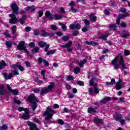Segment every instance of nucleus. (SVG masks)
<instances>
[{
  "label": "nucleus",
  "instance_id": "nucleus-16",
  "mask_svg": "<svg viewBox=\"0 0 130 130\" xmlns=\"http://www.w3.org/2000/svg\"><path fill=\"white\" fill-rule=\"evenodd\" d=\"M3 75L5 80H11V79L13 78V73H10L9 75H8V73H3Z\"/></svg>",
  "mask_w": 130,
  "mask_h": 130
},
{
  "label": "nucleus",
  "instance_id": "nucleus-5",
  "mask_svg": "<svg viewBox=\"0 0 130 130\" xmlns=\"http://www.w3.org/2000/svg\"><path fill=\"white\" fill-rule=\"evenodd\" d=\"M94 80H95V77H92L89 81V85L90 86H93V88L94 89V92L98 93H99V90H98V88H97V84H96V83L94 84Z\"/></svg>",
  "mask_w": 130,
  "mask_h": 130
},
{
  "label": "nucleus",
  "instance_id": "nucleus-1",
  "mask_svg": "<svg viewBox=\"0 0 130 130\" xmlns=\"http://www.w3.org/2000/svg\"><path fill=\"white\" fill-rule=\"evenodd\" d=\"M11 9L13 10V14L9 15V17L11 18L9 19V23L10 24H16L17 22H19L18 18L16 17V15L19 14V7L16 3H13L11 5Z\"/></svg>",
  "mask_w": 130,
  "mask_h": 130
},
{
  "label": "nucleus",
  "instance_id": "nucleus-23",
  "mask_svg": "<svg viewBox=\"0 0 130 130\" xmlns=\"http://www.w3.org/2000/svg\"><path fill=\"white\" fill-rule=\"evenodd\" d=\"M39 46L40 47H42V48L44 47H46V46H47V43H46L45 42L41 41L38 43Z\"/></svg>",
  "mask_w": 130,
  "mask_h": 130
},
{
  "label": "nucleus",
  "instance_id": "nucleus-9",
  "mask_svg": "<svg viewBox=\"0 0 130 130\" xmlns=\"http://www.w3.org/2000/svg\"><path fill=\"white\" fill-rule=\"evenodd\" d=\"M24 112L25 113L22 114V118L25 120H27V119L30 118V116L29 115V109H26Z\"/></svg>",
  "mask_w": 130,
  "mask_h": 130
},
{
  "label": "nucleus",
  "instance_id": "nucleus-48",
  "mask_svg": "<svg viewBox=\"0 0 130 130\" xmlns=\"http://www.w3.org/2000/svg\"><path fill=\"white\" fill-rule=\"evenodd\" d=\"M12 73H13L12 74L13 76H16L17 75H19V70H17L13 71Z\"/></svg>",
  "mask_w": 130,
  "mask_h": 130
},
{
  "label": "nucleus",
  "instance_id": "nucleus-41",
  "mask_svg": "<svg viewBox=\"0 0 130 130\" xmlns=\"http://www.w3.org/2000/svg\"><path fill=\"white\" fill-rule=\"evenodd\" d=\"M39 48H35L31 50L32 53H37L39 51Z\"/></svg>",
  "mask_w": 130,
  "mask_h": 130
},
{
  "label": "nucleus",
  "instance_id": "nucleus-7",
  "mask_svg": "<svg viewBox=\"0 0 130 130\" xmlns=\"http://www.w3.org/2000/svg\"><path fill=\"white\" fill-rule=\"evenodd\" d=\"M49 46L50 45L49 44H47V46L45 47V51L47 52V55H50V54H54L55 53V50H51L48 51V48H49Z\"/></svg>",
  "mask_w": 130,
  "mask_h": 130
},
{
  "label": "nucleus",
  "instance_id": "nucleus-30",
  "mask_svg": "<svg viewBox=\"0 0 130 130\" xmlns=\"http://www.w3.org/2000/svg\"><path fill=\"white\" fill-rule=\"evenodd\" d=\"M5 44L7 48H11L13 45V43L11 41H6Z\"/></svg>",
  "mask_w": 130,
  "mask_h": 130
},
{
  "label": "nucleus",
  "instance_id": "nucleus-51",
  "mask_svg": "<svg viewBox=\"0 0 130 130\" xmlns=\"http://www.w3.org/2000/svg\"><path fill=\"white\" fill-rule=\"evenodd\" d=\"M34 34L36 36H38L40 34V32L37 30H34Z\"/></svg>",
  "mask_w": 130,
  "mask_h": 130
},
{
  "label": "nucleus",
  "instance_id": "nucleus-22",
  "mask_svg": "<svg viewBox=\"0 0 130 130\" xmlns=\"http://www.w3.org/2000/svg\"><path fill=\"white\" fill-rule=\"evenodd\" d=\"M5 94V85L3 84L0 85V95L3 96Z\"/></svg>",
  "mask_w": 130,
  "mask_h": 130
},
{
  "label": "nucleus",
  "instance_id": "nucleus-4",
  "mask_svg": "<svg viewBox=\"0 0 130 130\" xmlns=\"http://www.w3.org/2000/svg\"><path fill=\"white\" fill-rule=\"evenodd\" d=\"M28 100L29 101L30 103L34 104L31 107L32 108V110H35L36 108H37V104L36 103H35V101H37V102H39V101L38 100V98H36L35 96V95L34 94H31L28 98Z\"/></svg>",
  "mask_w": 130,
  "mask_h": 130
},
{
  "label": "nucleus",
  "instance_id": "nucleus-54",
  "mask_svg": "<svg viewBox=\"0 0 130 130\" xmlns=\"http://www.w3.org/2000/svg\"><path fill=\"white\" fill-rule=\"evenodd\" d=\"M38 14H39L38 17L39 18H41V17L43 16V11L42 10L39 11Z\"/></svg>",
  "mask_w": 130,
  "mask_h": 130
},
{
  "label": "nucleus",
  "instance_id": "nucleus-47",
  "mask_svg": "<svg viewBox=\"0 0 130 130\" xmlns=\"http://www.w3.org/2000/svg\"><path fill=\"white\" fill-rule=\"evenodd\" d=\"M58 123H59V124H61V125H63V124H64V122L63 121V120H62V119H58L57 121Z\"/></svg>",
  "mask_w": 130,
  "mask_h": 130
},
{
  "label": "nucleus",
  "instance_id": "nucleus-34",
  "mask_svg": "<svg viewBox=\"0 0 130 130\" xmlns=\"http://www.w3.org/2000/svg\"><path fill=\"white\" fill-rule=\"evenodd\" d=\"M9 129V127L7 124H4L3 125L0 126V130H8Z\"/></svg>",
  "mask_w": 130,
  "mask_h": 130
},
{
  "label": "nucleus",
  "instance_id": "nucleus-43",
  "mask_svg": "<svg viewBox=\"0 0 130 130\" xmlns=\"http://www.w3.org/2000/svg\"><path fill=\"white\" fill-rule=\"evenodd\" d=\"M75 74H78L79 73H80V68L79 67H76L74 69V71Z\"/></svg>",
  "mask_w": 130,
  "mask_h": 130
},
{
  "label": "nucleus",
  "instance_id": "nucleus-8",
  "mask_svg": "<svg viewBox=\"0 0 130 130\" xmlns=\"http://www.w3.org/2000/svg\"><path fill=\"white\" fill-rule=\"evenodd\" d=\"M70 30H74V29H77V30H80L81 29V25L79 23L74 24L72 23L69 26Z\"/></svg>",
  "mask_w": 130,
  "mask_h": 130
},
{
  "label": "nucleus",
  "instance_id": "nucleus-46",
  "mask_svg": "<svg viewBox=\"0 0 130 130\" xmlns=\"http://www.w3.org/2000/svg\"><path fill=\"white\" fill-rule=\"evenodd\" d=\"M67 81H74V78L72 76H69L66 78Z\"/></svg>",
  "mask_w": 130,
  "mask_h": 130
},
{
  "label": "nucleus",
  "instance_id": "nucleus-3",
  "mask_svg": "<svg viewBox=\"0 0 130 130\" xmlns=\"http://www.w3.org/2000/svg\"><path fill=\"white\" fill-rule=\"evenodd\" d=\"M49 84L50 85L47 87H43L41 89L40 94L42 96H44L47 93H49L54 88V82H50Z\"/></svg>",
  "mask_w": 130,
  "mask_h": 130
},
{
  "label": "nucleus",
  "instance_id": "nucleus-6",
  "mask_svg": "<svg viewBox=\"0 0 130 130\" xmlns=\"http://www.w3.org/2000/svg\"><path fill=\"white\" fill-rule=\"evenodd\" d=\"M118 33H121L120 36L121 38H127V37H129L130 36V33L128 30H124L122 31L121 32L118 31Z\"/></svg>",
  "mask_w": 130,
  "mask_h": 130
},
{
  "label": "nucleus",
  "instance_id": "nucleus-55",
  "mask_svg": "<svg viewBox=\"0 0 130 130\" xmlns=\"http://www.w3.org/2000/svg\"><path fill=\"white\" fill-rule=\"evenodd\" d=\"M18 69L21 72H24L25 71V68H24V67L21 65L18 66Z\"/></svg>",
  "mask_w": 130,
  "mask_h": 130
},
{
  "label": "nucleus",
  "instance_id": "nucleus-38",
  "mask_svg": "<svg viewBox=\"0 0 130 130\" xmlns=\"http://www.w3.org/2000/svg\"><path fill=\"white\" fill-rule=\"evenodd\" d=\"M108 36H109V35H105L101 37L100 39L104 40L105 41H106V40H107V37H108Z\"/></svg>",
  "mask_w": 130,
  "mask_h": 130
},
{
  "label": "nucleus",
  "instance_id": "nucleus-28",
  "mask_svg": "<svg viewBox=\"0 0 130 130\" xmlns=\"http://www.w3.org/2000/svg\"><path fill=\"white\" fill-rule=\"evenodd\" d=\"M59 26H61V28H62V30H63V31H67V25L66 24H63L62 23L59 22Z\"/></svg>",
  "mask_w": 130,
  "mask_h": 130
},
{
  "label": "nucleus",
  "instance_id": "nucleus-26",
  "mask_svg": "<svg viewBox=\"0 0 130 130\" xmlns=\"http://www.w3.org/2000/svg\"><path fill=\"white\" fill-rule=\"evenodd\" d=\"M7 66V63H6V61L5 60H3L2 61V62L0 63V70H3L5 67Z\"/></svg>",
  "mask_w": 130,
  "mask_h": 130
},
{
  "label": "nucleus",
  "instance_id": "nucleus-32",
  "mask_svg": "<svg viewBox=\"0 0 130 130\" xmlns=\"http://www.w3.org/2000/svg\"><path fill=\"white\" fill-rule=\"evenodd\" d=\"M118 58H119V56H117L112 61V64L114 66V64H116V62L118 61Z\"/></svg>",
  "mask_w": 130,
  "mask_h": 130
},
{
  "label": "nucleus",
  "instance_id": "nucleus-64",
  "mask_svg": "<svg viewBox=\"0 0 130 130\" xmlns=\"http://www.w3.org/2000/svg\"><path fill=\"white\" fill-rule=\"evenodd\" d=\"M26 32H30L31 31V27L30 26H27L25 27Z\"/></svg>",
  "mask_w": 130,
  "mask_h": 130
},
{
  "label": "nucleus",
  "instance_id": "nucleus-61",
  "mask_svg": "<svg viewBox=\"0 0 130 130\" xmlns=\"http://www.w3.org/2000/svg\"><path fill=\"white\" fill-rule=\"evenodd\" d=\"M14 103H16V104H21V101L20 100H17L16 99H14Z\"/></svg>",
  "mask_w": 130,
  "mask_h": 130
},
{
  "label": "nucleus",
  "instance_id": "nucleus-15",
  "mask_svg": "<svg viewBox=\"0 0 130 130\" xmlns=\"http://www.w3.org/2000/svg\"><path fill=\"white\" fill-rule=\"evenodd\" d=\"M93 121L96 124H103L104 123L103 120L100 119L98 117H95L93 119Z\"/></svg>",
  "mask_w": 130,
  "mask_h": 130
},
{
  "label": "nucleus",
  "instance_id": "nucleus-19",
  "mask_svg": "<svg viewBox=\"0 0 130 130\" xmlns=\"http://www.w3.org/2000/svg\"><path fill=\"white\" fill-rule=\"evenodd\" d=\"M45 17L48 18L50 20H52L53 19V16L52 14L49 11H47L45 13Z\"/></svg>",
  "mask_w": 130,
  "mask_h": 130
},
{
  "label": "nucleus",
  "instance_id": "nucleus-42",
  "mask_svg": "<svg viewBox=\"0 0 130 130\" xmlns=\"http://www.w3.org/2000/svg\"><path fill=\"white\" fill-rule=\"evenodd\" d=\"M69 39V36H63L62 37V41H64V42L68 41Z\"/></svg>",
  "mask_w": 130,
  "mask_h": 130
},
{
  "label": "nucleus",
  "instance_id": "nucleus-14",
  "mask_svg": "<svg viewBox=\"0 0 130 130\" xmlns=\"http://www.w3.org/2000/svg\"><path fill=\"white\" fill-rule=\"evenodd\" d=\"M27 16H26V15H22L21 18H20V19L19 20V22L21 24V25H24Z\"/></svg>",
  "mask_w": 130,
  "mask_h": 130
},
{
  "label": "nucleus",
  "instance_id": "nucleus-20",
  "mask_svg": "<svg viewBox=\"0 0 130 130\" xmlns=\"http://www.w3.org/2000/svg\"><path fill=\"white\" fill-rule=\"evenodd\" d=\"M129 16V14L126 13L124 14H119L118 16V19H124V18H126V17H128Z\"/></svg>",
  "mask_w": 130,
  "mask_h": 130
},
{
  "label": "nucleus",
  "instance_id": "nucleus-58",
  "mask_svg": "<svg viewBox=\"0 0 130 130\" xmlns=\"http://www.w3.org/2000/svg\"><path fill=\"white\" fill-rule=\"evenodd\" d=\"M17 110H18V111L21 112V111H25V110H26V109L23 107H19L18 108Z\"/></svg>",
  "mask_w": 130,
  "mask_h": 130
},
{
  "label": "nucleus",
  "instance_id": "nucleus-27",
  "mask_svg": "<svg viewBox=\"0 0 130 130\" xmlns=\"http://www.w3.org/2000/svg\"><path fill=\"white\" fill-rule=\"evenodd\" d=\"M122 118H123L122 115L119 114L115 118V120H116V121H120Z\"/></svg>",
  "mask_w": 130,
  "mask_h": 130
},
{
  "label": "nucleus",
  "instance_id": "nucleus-50",
  "mask_svg": "<svg viewBox=\"0 0 130 130\" xmlns=\"http://www.w3.org/2000/svg\"><path fill=\"white\" fill-rule=\"evenodd\" d=\"M43 62H44L45 67H49V63H48V61L46 60V59H44L43 60Z\"/></svg>",
  "mask_w": 130,
  "mask_h": 130
},
{
  "label": "nucleus",
  "instance_id": "nucleus-57",
  "mask_svg": "<svg viewBox=\"0 0 130 130\" xmlns=\"http://www.w3.org/2000/svg\"><path fill=\"white\" fill-rule=\"evenodd\" d=\"M71 10L73 13H78V10L75 8V7H72Z\"/></svg>",
  "mask_w": 130,
  "mask_h": 130
},
{
  "label": "nucleus",
  "instance_id": "nucleus-2",
  "mask_svg": "<svg viewBox=\"0 0 130 130\" xmlns=\"http://www.w3.org/2000/svg\"><path fill=\"white\" fill-rule=\"evenodd\" d=\"M55 111L50 109L48 107L46 108V110L44 114H43V116L45 117V120L48 121L50 119H52V116H53V113H55Z\"/></svg>",
  "mask_w": 130,
  "mask_h": 130
},
{
  "label": "nucleus",
  "instance_id": "nucleus-18",
  "mask_svg": "<svg viewBox=\"0 0 130 130\" xmlns=\"http://www.w3.org/2000/svg\"><path fill=\"white\" fill-rule=\"evenodd\" d=\"M115 88L116 90H120L122 88V85H121V80H119L118 82H117Z\"/></svg>",
  "mask_w": 130,
  "mask_h": 130
},
{
  "label": "nucleus",
  "instance_id": "nucleus-63",
  "mask_svg": "<svg viewBox=\"0 0 130 130\" xmlns=\"http://www.w3.org/2000/svg\"><path fill=\"white\" fill-rule=\"evenodd\" d=\"M124 53V55H125L126 56H127V55H129V54H130V52H129V51H128V50H125Z\"/></svg>",
  "mask_w": 130,
  "mask_h": 130
},
{
  "label": "nucleus",
  "instance_id": "nucleus-56",
  "mask_svg": "<svg viewBox=\"0 0 130 130\" xmlns=\"http://www.w3.org/2000/svg\"><path fill=\"white\" fill-rule=\"evenodd\" d=\"M38 64H41V63H42V61H43V58L41 57H39L38 59Z\"/></svg>",
  "mask_w": 130,
  "mask_h": 130
},
{
  "label": "nucleus",
  "instance_id": "nucleus-24",
  "mask_svg": "<svg viewBox=\"0 0 130 130\" xmlns=\"http://www.w3.org/2000/svg\"><path fill=\"white\" fill-rule=\"evenodd\" d=\"M115 84V79L112 78L110 82H106V85L107 86H112Z\"/></svg>",
  "mask_w": 130,
  "mask_h": 130
},
{
  "label": "nucleus",
  "instance_id": "nucleus-31",
  "mask_svg": "<svg viewBox=\"0 0 130 130\" xmlns=\"http://www.w3.org/2000/svg\"><path fill=\"white\" fill-rule=\"evenodd\" d=\"M86 62H87V60L84 59L82 61H80V62H79L78 64L80 68H83V66H84V64H85V63H86Z\"/></svg>",
  "mask_w": 130,
  "mask_h": 130
},
{
  "label": "nucleus",
  "instance_id": "nucleus-62",
  "mask_svg": "<svg viewBox=\"0 0 130 130\" xmlns=\"http://www.w3.org/2000/svg\"><path fill=\"white\" fill-rule=\"evenodd\" d=\"M77 84H78V85H79L80 86H84V82H83V81H78V82H77Z\"/></svg>",
  "mask_w": 130,
  "mask_h": 130
},
{
  "label": "nucleus",
  "instance_id": "nucleus-52",
  "mask_svg": "<svg viewBox=\"0 0 130 130\" xmlns=\"http://www.w3.org/2000/svg\"><path fill=\"white\" fill-rule=\"evenodd\" d=\"M79 31L75 30L73 32L72 35H73V36H78V35H79Z\"/></svg>",
  "mask_w": 130,
  "mask_h": 130
},
{
  "label": "nucleus",
  "instance_id": "nucleus-35",
  "mask_svg": "<svg viewBox=\"0 0 130 130\" xmlns=\"http://www.w3.org/2000/svg\"><path fill=\"white\" fill-rule=\"evenodd\" d=\"M54 19L55 20H60V19H61L62 18V15H58V14H55L54 16Z\"/></svg>",
  "mask_w": 130,
  "mask_h": 130
},
{
  "label": "nucleus",
  "instance_id": "nucleus-33",
  "mask_svg": "<svg viewBox=\"0 0 130 130\" xmlns=\"http://www.w3.org/2000/svg\"><path fill=\"white\" fill-rule=\"evenodd\" d=\"M108 27L110 29H113L114 31H116V28H117L116 24H110Z\"/></svg>",
  "mask_w": 130,
  "mask_h": 130
},
{
  "label": "nucleus",
  "instance_id": "nucleus-10",
  "mask_svg": "<svg viewBox=\"0 0 130 130\" xmlns=\"http://www.w3.org/2000/svg\"><path fill=\"white\" fill-rule=\"evenodd\" d=\"M17 49L18 50H23L24 48H26L25 46V41H21L19 42V45H17Z\"/></svg>",
  "mask_w": 130,
  "mask_h": 130
},
{
  "label": "nucleus",
  "instance_id": "nucleus-39",
  "mask_svg": "<svg viewBox=\"0 0 130 130\" xmlns=\"http://www.w3.org/2000/svg\"><path fill=\"white\" fill-rule=\"evenodd\" d=\"M11 93H12L14 95H18L19 91L17 89H13Z\"/></svg>",
  "mask_w": 130,
  "mask_h": 130
},
{
  "label": "nucleus",
  "instance_id": "nucleus-13",
  "mask_svg": "<svg viewBox=\"0 0 130 130\" xmlns=\"http://www.w3.org/2000/svg\"><path fill=\"white\" fill-rule=\"evenodd\" d=\"M28 125L30 126L29 129L30 130H39L38 127H37V126L36 125V124L31 122H28Z\"/></svg>",
  "mask_w": 130,
  "mask_h": 130
},
{
  "label": "nucleus",
  "instance_id": "nucleus-37",
  "mask_svg": "<svg viewBox=\"0 0 130 130\" xmlns=\"http://www.w3.org/2000/svg\"><path fill=\"white\" fill-rule=\"evenodd\" d=\"M46 73V71H44V70H43L41 72V74L42 76H43L44 81H46V80H47V79H46V78H45V73Z\"/></svg>",
  "mask_w": 130,
  "mask_h": 130
},
{
  "label": "nucleus",
  "instance_id": "nucleus-11",
  "mask_svg": "<svg viewBox=\"0 0 130 130\" xmlns=\"http://www.w3.org/2000/svg\"><path fill=\"white\" fill-rule=\"evenodd\" d=\"M24 10L26 12H30V13H32L35 12V11L36 10V7L34 5L31 6L30 7L27 6L24 8Z\"/></svg>",
  "mask_w": 130,
  "mask_h": 130
},
{
  "label": "nucleus",
  "instance_id": "nucleus-53",
  "mask_svg": "<svg viewBox=\"0 0 130 130\" xmlns=\"http://www.w3.org/2000/svg\"><path fill=\"white\" fill-rule=\"evenodd\" d=\"M119 12H121V13H123L124 14L126 13V9L124 8H122L119 10Z\"/></svg>",
  "mask_w": 130,
  "mask_h": 130
},
{
  "label": "nucleus",
  "instance_id": "nucleus-59",
  "mask_svg": "<svg viewBox=\"0 0 130 130\" xmlns=\"http://www.w3.org/2000/svg\"><path fill=\"white\" fill-rule=\"evenodd\" d=\"M52 37V36H54V34L53 32H47V37Z\"/></svg>",
  "mask_w": 130,
  "mask_h": 130
},
{
  "label": "nucleus",
  "instance_id": "nucleus-12",
  "mask_svg": "<svg viewBox=\"0 0 130 130\" xmlns=\"http://www.w3.org/2000/svg\"><path fill=\"white\" fill-rule=\"evenodd\" d=\"M111 100V98L105 96L104 99L100 101V104L101 105H102L103 104H106V103H107L108 101H110Z\"/></svg>",
  "mask_w": 130,
  "mask_h": 130
},
{
  "label": "nucleus",
  "instance_id": "nucleus-36",
  "mask_svg": "<svg viewBox=\"0 0 130 130\" xmlns=\"http://www.w3.org/2000/svg\"><path fill=\"white\" fill-rule=\"evenodd\" d=\"M17 31V26L14 25L12 26V34L14 35V34H16V32Z\"/></svg>",
  "mask_w": 130,
  "mask_h": 130
},
{
  "label": "nucleus",
  "instance_id": "nucleus-45",
  "mask_svg": "<svg viewBox=\"0 0 130 130\" xmlns=\"http://www.w3.org/2000/svg\"><path fill=\"white\" fill-rule=\"evenodd\" d=\"M6 86L8 91H9V92H11L13 91V89H12V87H11V86H10V85L6 84Z\"/></svg>",
  "mask_w": 130,
  "mask_h": 130
},
{
  "label": "nucleus",
  "instance_id": "nucleus-60",
  "mask_svg": "<svg viewBox=\"0 0 130 130\" xmlns=\"http://www.w3.org/2000/svg\"><path fill=\"white\" fill-rule=\"evenodd\" d=\"M88 92L89 93V95H92L93 93H94V91H93V89H92L91 88H88Z\"/></svg>",
  "mask_w": 130,
  "mask_h": 130
},
{
  "label": "nucleus",
  "instance_id": "nucleus-49",
  "mask_svg": "<svg viewBox=\"0 0 130 130\" xmlns=\"http://www.w3.org/2000/svg\"><path fill=\"white\" fill-rule=\"evenodd\" d=\"M119 63H120V65L123 64V63H124L123 62V57H122V56H121L120 57Z\"/></svg>",
  "mask_w": 130,
  "mask_h": 130
},
{
  "label": "nucleus",
  "instance_id": "nucleus-17",
  "mask_svg": "<svg viewBox=\"0 0 130 130\" xmlns=\"http://www.w3.org/2000/svg\"><path fill=\"white\" fill-rule=\"evenodd\" d=\"M88 17H89L90 21H92L93 22H95L97 19V17L95 16V13H91L88 15Z\"/></svg>",
  "mask_w": 130,
  "mask_h": 130
},
{
  "label": "nucleus",
  "instance_id": "nucleus-40",
  "mask_svg": "<svg viewBox=\"0 0 130 130\" xmlns=\"http://www.w3.org/2000/svg\"><path fill=\"white\" fill-rule=\"evenodd\" d=\"M84 24L86 25V26H89V25H90V21L88 20L87 19H83V20Z\"/></svg>",
  "mask_w": 130,
  "mask_h": 130
},
{
  "label": "nucleus",
  "instance_id": "nucleus-29",
  "mask_svg": "<svg viewBox=\"0 0 130 130\" xmlns=\"http://www.w3.org/2000/svg\"><path fill=\"white\" fill-rule=\"evenodd\" d=\"M41 35L43 37H47V32L44 29L41 30Z\"/></svg>",
  "mask_w": 130,
  "mask_h": 130
},
{
  "label": "nucleus",
  "instance_id": "nucleus-44",
  "mask_svg": "<svg viewBox=\"0 0 130 130\" xmlns=\"http://www.w3.org/2000/svg\"><path fill=\"white\" fill-rule=\"evenodd\" d=\"M11 68H12V69H14V70H16L17 68H19V64L18 63L14 64L11 66Z\"/></svg>",
  "mask_w": 130,
  "mask_h": 130
},
{
  "label": "nucleus",
  "instance_id": "nucleus-21",
  "mask_svg": "<svg viewBox=\"0 0 130 130\" xmlns=\"http://www.w3.org/2000/svg\"><path fill=\"white\" fill-rule=\"evenodd\" d=\"M85 43L86 44H88V45H93V46L99 45V44H98V43L93 41L88 42V41H86Z\"/></svg>",
  "mask_w": 130,
  "mask_h": 130
},
{
  "label": "nucleus",
  "instance_id": "nucleus-25",
  "mask_svg": "<svg viewBox=\"0 0 130 130\" xmlns=\"http://www.w3.org/2000/svg\"><path fill=\"white\" fill-rule=\"evenodd\" d=\"M95 109H98L97 107L93 108L92 107L88 108V113H93V112H96V110Z\"/></svg>",
  "mask_w": 130,
  "mask_h": 130
}]
</instances>
